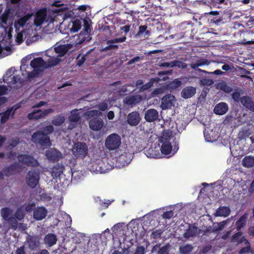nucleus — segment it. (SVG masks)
Instances as JSON below:
<instances>
[{"label":"nucleus","mask_w":254,"mask_h":254,"mask_svg":"<svg viewBox=\"0 0 254 254\" xmlns=\"http://www.w3.org/2000/svg\"><path fill=\"white\" fill-rule=\"evenodd\" d=\"M171 140L173 141H175L174 138L171 132H168L164 133L160 138V142L162 143L160 148L161 153L163 154H169L172 151H173V154L175 153L179 149L178 144L175 142L174 148L172 145Z\"/></svg>","instance_id":"f257e3e1"},{"label":"nucleus","mask_w":254,"mask_h":254,"mask_svg":"<svg viewBox=\"0 0 254 254\" xmlns=\"http://www.w3.org/2000/svg\"><path fill=\"white\" fill-rule=\"evenodd\" d=\"M121 144V138L116 133L109 135L105 139V147L109 151H114L119 148Z\"/></svg>","instance_id":"f03ea898"},{"label":"nucleus","mask_w":254,"mask_h":254,"mask_svg":"<svg viewBox=\"0 0 254 254\" xmlns=\"http://www.w3.org/2000/svg\"><path fill=\"white\" fill-rule=\"evenodd\" d=\"M40 171L39 169L29 170L26 177V182L28 187L31 189L36 188L40 181Z\"/></svg>","instance_id":"7ed1b4c3"},{"label":"nucleus","mask_w":254,"mask_h":254,"mask_svg":"<svg viewBox=\"0 0 254 254\" xmlns=\"http://www.w3.org/2000/svg\"><path fill=\"white\" fill-rule=\"evenodd\" d=\"M32 139L35 143L41 146L48 148L51 145L50 137L41 131H37L32 135Z\"/></svg>","instance_id":"20e7f679"},{"label":"nucleus","mask_w":254,"mask_h":254,"mask_svg":"<svg viewBox=\"0 0 254 254\" xmlns=\"http://www.w3.org/2000/svg\"><path fill=\"white\" fill-rule=\"evenodd\" d=\"M19 162L31 167H37L40 165L38 160L33 156L28 154H19L17 156Z\"/></svg>","instance_id":"39448f33"},{"label":"nucleus","mask_w":254,"mask_h":254,"mask_svg":"<svg viewBox=\"0 0 254 254\" xmlns=\"http://www.w3.org/2000/svg\"><path fill=\"white\" fill-rule=\"evenodd\" d=\"M88 147L84 142L75 143L72 148L73 154L77 157L84 158L88 153Z\"/></svg>","instance_id":"423d86ee"},{"label":"nucleus","mask_w":254,"mask_h":254,"mask_svg":"<svg viewBox=\"0 0 254 254\" xmlns=\"http://www.w3.org/2000/svg\"><path fill=\"white\" fill-rule=\"evenodd\" d=\"M53 112V109L51 108L44 110L41 109L35 110L32 113L28 114L27 117L29 120H38L45 118L49 114L52 113Z\"/></svg>","instance_id":"0eeeda50"},{"label":"nucleus","mask_w":254,"mask_h":254,"mask_svg":"<svg viewBox=\"0 0 254 254\" xmlns=\"http://www.w3.org/2000/svg\"><path fill=\"white\" fill-rule=\"evenodd\" d=\"M20 169L19 163L15 162L3 168L2 172L5 176L9 177L20 172Z\"/></svg>","instance_id":"6e6552de"},{"label":"nucleus","mask_w":254,"mask_h":254,"mask_svg":"<svg viewBox=\"0 0 254 254\" xmlns=\"http://www.w3.org/2000/svg\"><path fill=\"white\" fill-rule=\"evenodd\" d=\"M45 155L49 161L53 162H58L63 158L62 153L55 148H51L47 150Z\"/></svg>","instance_id":"1a4fd4ad"},{"label":"nucleus","mask_w":254,"mask_h":254,"mask_svg":"<svg viewBox=\"0 0 254 254\" xmlns=\"http://www.w3.org/2000/svg\"><path fill=\"white\" fill-rule=\"evenodd\" d=\"M175 97L171 94H167L161 99V107L163 110L171 109L174 106Z\"/></svg>","instance_id":"9d476101"},{"label":"nucleus","mask_w":254,"mask_h":254,"mask_svg":"<svg viewBox=\"0 0 254 254\" xmlns=\"http://www.w3.org/2000/svg\"><path fill=\"white\" fill-rule=\"evenodd\" d=\"M127 39L126 36H123L120 38H116L113 39L109 40L107 41V44L108 45L103 49V51H107L109 50H117L119 46L117 45H114V43H122L126 41Z\"/></svg>","instance_id":"9b49d317"},{"label":"nucleus","mask_w":254,"mask_h":254,"mask_svg":"<svg viewBox=\"0 0 254 254\" xmlns=\"http://www.w3.org/2000/svg\"><path fill=\"white\" fill-rule=\"evenodd\" d=\"M31 66L34 69H39L42 70L47 68L46 62L41 57L34 58L30 62Z\"/></svg>","instance_id":"f8f14e48"},{"label":"nucleus","mask_w":254,"mask_h":254,"mask_svg":"<svg viewBox=\"0 0 254 254\" xmlns=\"http://www.w3.org/2000/svg\"><path fill=\"white\" fill-rule=\"evenodd\" d=\"M104 122L102 119L99 117H94L89 122V127L93 130H100L103 127Z\"/></svg>","instance_id":"ddd939ff"},{"label":"nucleus","mask_w":254,"mask_h":254,"mask_svg":"<svg viewBox=\"0 0 254 254\" xmlns=\"http://www.w3.org/2000/svg\"><path fill=\"white\" fill-rule=\"evenodd\" d=\"M141 120L138 112L134 111L128 114L127 117V123L131 126H137Z\"/></svg>","instance_id":"4468645a"},{"label":"nucleus","mask_w":254,"mask_h":254,"mask_svg":"<svg viewBox=\"0 0 254 254\" xmlns=\"http://www.w3.org/2000/svg\"><path fill=\"white\" fill-rule=\"evenodd\" d=\"M240 102L245 108L254 113V102L251 97L248 95L243 96L241 97Z\"/></svg>","instance_id":"2eb2a0df"},{"label":"nucleus","mask_w":254,"mask_h":254,"mask_svg":"<svg viewBox=\"0 0 254 254\" xmlns=\"http://www.w3.org/2000/svg\"><path fill=\"white\" fill-rule=\"evenodd\" d=\"M158 112L156 109H150L145 112L144 119L147 122H153L158 119Z\"/></svg>","instance_id":"dca6fc26"},{"label":"nucleus","mask_w":254,"mask_h":254,"mask_svg":"<svg viewBox=\"0 0 254 254\" xmlns=\"http://www.w3.org/2000/svg\"><path fill=\"white\" fill-rule=\"evenodd\" d=\"M47 214V209L43 206L38 207L33 211L34 218L37 220L45 218Z\"/></svg>","instance_id":"f3484780"},{"label":"nucleus","mask_w":254,"mask_h":254,"mask_svg":"<svg viewBox=\"0 0 254 254\" xmlns=\"http://www.w3.org/2000/svg\"><path fill=\"white\" fill-rule=\"evenodd\" d=\"M142 99V97L139 95L128 96L124 99V103L132 106L139 103Z\"/></svg>","instance_id":"a211bd4d"},{"label":"nucleus","mask_w":254,"mask_h":254,"mask_svg":"<svg viewBox=\"0 0 254 254\" xmlns=\"http://www.w3.org/2000/svg\"><path fill=\"white\" fill-rule=\"evenodd\" d=\"M71 48L70 44L61 45L55 47V51L59 57L64 56Z\"/></svg>","instance_id":"6ab92c4d"},{"label":"nucleus","mask_w":254,"mask_h":254,"mask_svg":"<svg viewBox=\"0 0 254 254\" xmlns=\"http://www.w3.org/2000/svg\"><path fill=\"white\" fill-rule=\"evenodd\" d=\"M228 110V104L225 102H221L215 106L214 109V112L217 115H223L226 114Z\"/></svg>","instance_id":"aec40b11"},{"label":"nucleus","mask_w":254,"mask_h":254,"mask_svg":"<svg viewBox=\"0 0 254 254\" xmlns=\"http://www.w3.org/2000/svg\"><path fill=\"white\" fill-rule=\"evenodd\" d=\"M132 158V155L129 152H124L118 158L117 160L121 162L122 166L127 165Z\"/></svg>","instance_id":"412c9836"},{"label":"nucleus","mask_w":254,"mask_h":254,"mask_svg":"<svg viewBox=\"0 0 254 254\" xmlns=\"http://www.w3.org/2000/svg\"><path fill=\"white\" fill-rule=\"evenodd\" d=\"M196 88L192 86H187L183 89L181 96L185 99L192 97L196 93Z\"/></svg>","instance_id":"4be33fe9"},{"label":"nucleus","mask_w":254,"mask_h":254,"mask_svg":"<svg viewBox=\"0 0 254 254\" xmlns=\"http://www.w3.org/2000/svg\"><path fill=\"white\" fill-rule=\"evenodd\" d=\"M248 216L249 214L247 212H245L237 220L235 223V226L238 231H240L242 228L246 226Z\"/></svg>","instance_id":"5701e85b"},{"label":"nucleus","mask_w":254,"mask_h":254,"mask_svg":"<svg viewBox=\"0 0 254 254\" xmlns=\"http://www.w3.org/2000/svg\"><path fill=\"white\" fill-rule=\"evenodd\" d=\"M64 167V166L59 163L55 164L51 168V175L53 178H57L61 176L63 173Z\"/></svg>","instance_id":"b1692460"},{"label":"nucleus","mask_w":254,"mask_h":254,"mask_svg":"<svg viewBox=\"0 0 254 254\" xmlns=\"http://www.w3.org/2000/svg\"><path fill=\"white\" fill-rule=\"evenodd\" d=\"M46 16V11L43 10H38L36 14L34 19V24L36 26H40L44 22Z\"/></svg>","instance_id":"393cba45"},{"label":"nucleus","mask_w":254,"mask_h":254,"mask_svg":"<svg viewBox=\"0 0 254 254\" xmlns=\"http://www.w3.org/2000/svg\"><path fill=\"white\" fill-rule=\"evenodd\" d=\"M181 26L183 27L182 31V36H184V37H190L192 36L193 25L191 24L184 23L182 24Z\"/></svg>","instance_id":"a878e982"},{"label":"nucleus","mask_w":254,"mask_h":254,"mask_svg":"<svg viewBox=\"0 0 254 254\" xmlns=\"http://www.w3.org/2000/svg\"><path fill=\"white\" fill-rule=\"evenodd\" d=\"M144 153L147 157L159 158L161 155L158 149V147H149L148 149L144 150Z\"/></svg>","instance_id":"bb28decb"},{"label":"nucleus","mask_w":254,"mask_h":254,"mask_svg":"<svg viewBox=\"0 0 254 254\" xmlns=\"http://www.w3.org/2000/svg\"><path fill=\"white\" fill-rule=\"evenodd\" d=\"M199 233L198 229L195 226H190L186 230L183 236L184 238L188 239L190 237H195Z\"/></svg>","instance_id":"cd10ccee"},{"label":"nucleus","mask_w":254,"mask_h":254,"mask_svg":"<svg viewBox=\"0 0 254 254\" xmlns=\"http://www.w3.org/2000/svg\"><path fill=\"white\" fill-rule=\"evenodd\" d=\"M45 61L46 62L48 68L58 65L61 61V60L59 59V57L57 55L53 57L45 58Z\"/></svg>","instance_id":"c85d7f7f"},{"label":"nucleus","mask_w":254,"mask_h":254,"mask_svg":"<svg viewBox=\"0 0 254 254\" xmlns=\"http://www.w3.org/2000/svg\"><path fill=\"white\" fill-rule=\"evenodd\" d=\"M45 61L46 62L48 68L58 65L61 61V60L59 59V57L57 55L53 57L45 58Z\"/></svg>","instance_id":"c756f323"},{"label":"nucleus","mask_w":254,"mask_h":254,"mask_svg":"<svg viewBox=\"0 0 254 254\" xmlns=\"http://www.w3.org/2000/svg\"><path fill=\"white\" fill-rule=\"evenodd\" d=\"M231 213V209L228 206H220L216 210L215 213L216 216L228 217Z\"/></svg>","instance_id":"7c9ffc66"},{"label":"nucleus","mask_w":254,"mask_h":254,"mask_svg":"<svg viewBox=\"0 0 254 254\" xmlns=\"http://www.w3.org/2000/svg\"><path fill=\"white\" fill-rule=\"evenodd\" d=\"M5 221L7 223V226H5L6 229L8 231L10 229L15 230L17 229L18 227V220L15 218L13 215L7 219Z\"/></svg>","instance_id":"2f4dec72"},{"label":"nucleus","mask_w":254,"mask_h":254,"mask_svg":"<svg viewBox=\"0 0 254 254\" xmlns=\"http://www.w3.org/2000/svg\"><path fill=\"white\" fill-rule=\"evenodd\" d=\"M57 241V238L56 235L52 233H49L45 235L44 238V243L45 244L51 247L55 245Z\"/></svg>","instance_id":"473e14b6"},{"label":"nucleus","mask_w":254,"mask_h":254,"mask_svg":"<svg viewBox=\"0 0 254 254\" xmlns=\"http://www.w3.org/2000/svg\"><path fill=\"white\" fill-rule=\"evenodd\" d=\"M13 215V210L8 207H3L0 210V216L5 221Z\"/></svg>","instance_id":"72a5a7b5"},{"label":"nucleus","mask_w":254,"mask_h":254,"mask_svg":"<svg viewBox=\"0 0 254 254\" xmlns=\"http://www.w3.org/2000/svg\"><path fill=\"white\" fill-rule=\"evenodd\" d=\"M243 232L241 231H238L234 235H233L232 237L231 241L233 242L237 243V245H240L243 243L244 241H243V239L245 240H247L244 236H242Z\"/></svg>","instance_id":"f704fd0d"},{"label":"nucleus","mask_w":254,"mask_h":254,"mask_svg":"<svg viewBox=\"0 0 254 254\" xmlns=\"http://www.w3.org/2000/svg\"><path fill=\"white\" fill-rule=\"evenodd\" d=\"M243 165L247 168L254 167V157L252 156H246L242 160Z\"/></svg>","instance_id":"c9c22d12"},{"label":"nucleus","mask_w":254,"mask_h":254,"mask_svg":"<svg viewBox=\"0 0 254 254\" xmlns=\"http://www.w3.org/2000/svg\"><path fill=\"white\" fill-rule=\"evenodd\" d=\"M147 27L146 25L140 26L135 36L136 37H140L144 33V37L147 38L150 34V31L147 30Z\"/></svg>","instance_id":"e433bc0d"},{"label":"nucleus","mask_w":254,"mask_h":254,"mask_svg":"<svg viewBox=\"0 0 254 254\" xmlns=\"http://www.w3.org/2000/svg\"><path fill=\"white\" fill-rule=\"evenodd\" d=\"M193 249V247L190 244H186L180 246L179 251L180 254H190Z\"/></svg>","instance_id":"4c0bfd02"},{"label":"nucleus","mask_w":254,"mask_h":254,"mask_svg":"<svg viewBox=\"0 0 254 254\" xmlns=\"http://www.w3.org/2000/svg\"><path fill=\"white\" fill-rule=\"evenodd\" d=\"M64 117L62 115H59L53 118L52 124L55 126H60L64 123Z\"/></svg>","instance_id":"58836bf2"},{"label":"nucleus","mask_w":254,"mask_h":254,"mask_svg":"<svg viewBox=\"0 0 254 254\" xmlns=\"http://www.w3.org/2000/svg\"><path fill=\"white\" fill-rule=\"evenodd\" d=\"M33 13H28L20 18L18 19L16 23L21 27H23L26 23L29 20V19L33 16Z\"/></svg>","instance_id":"ea45409f"},{"label":"nucleus","mask_w":254,"mask_h":254,"mask_svg":"<svg viewBox=\"0 0 254 254\" xmlns=\"http://www.w3.org/2000/svg\"><path fill=\"white\" fill-rule=\"evenodd\" d=\"M81 119L79 114L77 110H73L71 112L70 115L69 117V120L71 122L76 123Z\"/></svg>","instance_id":"a19ab883"},{"label":"nucleus","mask_w":254,"mask_h":254,"mask_svg":"<svg viewBox=\"0 0 254 254\" xmlns=\"http://www.w3.org/2000/svg\"><path fill=\"white\" fill-rule=\"evenodd\" d=\"M13 216L16 218L18 221H21L25 217V214L22 208H18L13 213Z\"/></svg>","instance_id":"79ce46f5"},{"label":"nucleus","mask_w":254,"mask_h":254,"mask_svg":"<svg viewBox=\"0 0 254 254\" xmlns=\"http://www.w3.org/2000/svg\"><path fill=\"white\" fill-rule=\"evenodd\" d=\"M243 242L245 247L242 248L238 252L239 254H243L247 253H249L251 250V244L248 240H245L243 239Z\"/></svg>","instance_id":"37998d69"},{"label":"nucleus","mask_w":254,"mask_h":254,"mask_svg":"<svg viewBox=\"0 0 254 254\" xmlns=\"http://www.w3.org/2000/svg\"><path fill=\"white\" fill-rule=\"evenodd\" d=\"M219 89L227 93H230L233 91V88L229 86L226 82H223L219 84Z\"/></svg>","instance_id":"c03bdc74"},{"label":"nucleus","mask_w":254,"mask_h":254,"mask_svg":"<svg viewBox=\"0 0 254 254\" xmlns=\"http://www.w3.org/2000/svg\"><path fill=\"white\" fill-rule=\"evenodd\" d=\"M11 85L18 84L20 87L23 83V81L19 75H13L10 78V81H9Z\"/></svg>","instance_id":"a18cd8bd"},{"label":"nucleus","mask_w":254,"mask_h":254,"mask_svg":"<svg viewBox=\"0 0 254 254\" xmlns=\"http://www.w3.org/2000/svg\"><path fill=\"white\" fill-rule=\"evenodd\" d=\"M13 107L8 109L2 115L0 118V122L4 123L6 122L9 118V116L11 113Z\"/></svg>","instance_id":"49530a36"},{"label":"nucleus","mask_w":254,"mask_h":254,"mask_svg":"<svg viewBox=\"0 0 254 254\" xmlns=\"http://www.w3.org/2000/svg\"><path fill=\"white\" fill-rule=\"evenodd\" d=\"M10 11L11 9L10 8H6L4 10V12L1 14L0 16V20L2 24H6Z\"/></svg>","instance_id":"de8ad7c7"},{"label":"nucleus","mask_w":254,"mask_h":254,"mask_svg":"<svg viewBox=\"0 0 254 254\" xmlns=\"http://www.w3.org/2000/svg\"><path fill=\"white\" fill-rule=\"evenodd\" d=\"M81 27V23L80 20H76L73 22L71 31L73 32H77Z\"/></svg>","instance_id":"09e8293b"},{"label":"nucleus","mask_w":254,"mask_h":254,"mask_svg":"<svg viewBox=\"0 0 254 254\" xmlns=\"http://www.w3.org/2000/svg\"><path fill=\"white\" fill-rule=\"evenodd\" d=\"M40 72H42V70H39V69H34L31 72H28L27 74V79L29 80H31L32 78L36 77Z\"/></svg>","instance_id":"8fccbe9b"},{"label":"nucleus","mask_w":254,"mask_h":254,"mask_svg":"<svg viewBox=\"0 0 254 254\" xmlns=\"http://www.w3.org/2000/svg\"><path fill=\"white\" fill-rule=\"evenodd\" d=\"M166 88L163 86L155 89L151 93V95L152 97L156 96L158 95L163 94Z\"/></svg>","instance_id":"3c124183"},{"label":"nucleus","mask_w":254,"mask_h":254,"mask_svg":"<svg viewBox=\"0 0 254 254\" xmlns=\"http://www.w3.org/2000/svg\"><path fill=\"white\" fill-rule=\"evenodd\" d=\"M241 94L239 91H235L232 94V98L236 103L240 102L241 101Z\"/></svg>","instance_id":"603ef678"},{"label":"nucleus","mask_w":254,"mask_h":254,"mask_svg":"<svg viewBox=\"0 0 254 254\" xmlns=\"http://www.w3.org/2000/svg\"><path fill=\"white\" fill-rule=\"evenodd\" d=\"M155 80L154 78H151V80L145 84H143L140 87V90L145 91L150 88H151L154 83Z\"/></svg>","instance_id":"864d4df0"},{"label":"nucleus","mask_w":254,"mask_h":254,"mask_svg":"<svg viewBox=\"0 0 254 254\" xmlns=\"http://www.w3.org/2000/svg\"><path fill=\"white\" fill-rule=\"evenodd\" d=\"M162 233L163 231L161 229H159L153 231L150 235V237L153 239H157L161 237Z\"/></svg>","instance_id":"5fc2aeb1"},{"label":"nucleus","mask_w":254,"mask_h":254,"mask_svg":"<svg viewBox=\"0 0 254 254\" xmlns=\"http://www.w3.org/2000/svg\"><path fill=\"white\" fill-rule=\"evenodd\" d=\"M41 131L48 135L49 134L53 132L54 131V127L52 125L47 126L43 128Z\"/></svg>","instance_id":"6e6d98bb"},{"label":"nucleus","mask_w":254,"mask_h":254,"mask_svg":"<svg viewBox=\"0 0 254 254\" xmlns=\"http://www.w3.org/2000/svg\"><path fill=\"white\" fill-rule=\"evenodd\" d=\"M171 88H177L181 85V81L178 79H175L170 84Z\"/></svg>","instance_id":"4d7b16f0"},{"label":"nucleus","mask_w":254,"mask_h":254,"mask_svg":"<svg viewBox=\"0 0 254 254\" xmlns=\"http://www.w3.org/2000/svg\"><path fill=\"white\" fill-rule=\"evenodd\" d=\"M174 213L172 210L166 211L162 214V217L164 219H170L173 217Z\"/></svg>","instance_id":"13d9d810"},{"label":"nucleus","mask_w":254,"mask_h":254,"mask_svg":"<svg viewBox=\"0 0 254 254\" xmlns=\"http://www.w3.org/2000/svg\"><path fill=\"white\" fill-rule=\"evenodd\" d=\"M199 66V64H198L197 61L195 63L191 64H190V67L192 69H195L196 71H197L199 72L207 73V72L206 71L201 69L200 68H198Z\"/></svg>","instance_id":"bf43d9fd"},{"label":"nucleus","mask_w":254,"mask_h":254,"mask_svg":"<svg viewBox=\"0 0 254 254\" xmlns=\"http://www.w3.org/2000/svg\"><path fill=\"white\" fill-rule=\"evenodd\" d=\"M46 53H45V58H47V57H54L56 55V53H55V49H48L47 50H46L45 51Z\"/></svg>","instance_id":"052dcab7"},{"label":"nucleus","mask_w":254,"mask_h":254,"mask_svg":"<svg viewBox=\"0 0 254 254\" xmlns=\"http://www.w3.org/2000/svg\"><path fill=\"white\" fill-rule=\"evenodd\" d=\"M158 254H169L168 253V247L167 246H163L161 248H159L158 251Z\"/></svg>","instance_id":"680f3d73"},{"label":"nucleus","mask_w":254,"mask_h":254,"mask_svg":"<svg viewBox=\"0 0 254 254\" xmlns=\"http://www.w3.org/2000/svg\"><path fill=\"white\" fill-rule=\"evenodd\" d=\"M101 112L96 110H93L88 112V116L90 117H94L100 115Z\"/></svg>","instance_id":"e2e57ef3"},{"label":"nucleus","mask_w":254,"mask_h":254,"mask_svg":"<svg viewBox=\"0 0 254 254\" xmlns=\"http://www.w3.org/2000/svg\"><path fill=\"white\" fill-rule=\"evenodd\" d=\"M19 138L18 137L12 138L10 139V146L14 147L19 143Z\"/></svg>","instance_id":"0e129e2a"},{"label":"nucleus","mask_w":254,"mask_h":254,"mask_svg":"<svg viewBox=\"0 0 254 254\" xmlns=\"http://www.w3.org/2000/svg\"><path fill=\"white\" fill-rule=\"evenodd\" d=\"M98 108L99 111H104L107 109L108 104L105 102H102L98 105Z\"/></svg>","instance_id":"69168bd1"},{"label":"nucleus","mask_w":254,"mask_h":254,"mask_svg":"<svg viewBox=\"0 0 254 254\" xmlns=\"http://www.w3.org/2000/svg\"><path fill=\"white\" fill-rule=\"evenodd\" d=\"M145 248L143 246H138L136 248L134 254H144Z\"/></svg>","instance_id":"338daca9"},{"label":"nucleus","mask_w":254,"mask_h":254,"mask_svg":"<svg viewBox=\"0 0 254 254\" xmlns=\"http://www.w3.org/2000/svg\"><path fill=\"white\" fill-rule=\"evenodd\" d=\"M174 65L182 68H186L187 67V64L181 61H175Z\"/></svg>","instance_id":"774afa93"}]
</instances>
